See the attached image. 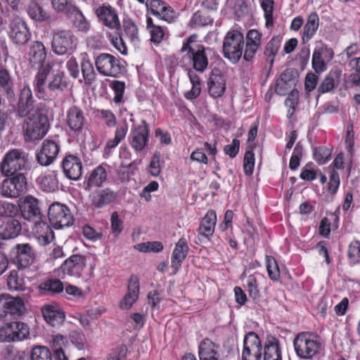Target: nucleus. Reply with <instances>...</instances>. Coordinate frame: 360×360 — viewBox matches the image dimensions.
Instances as JSON below:
<instances>
[{
	"instance_id": "obj_1",
	"label": "nucleus",
	"mask_w": 360,
	"mask_h": 360,
	"mask_svg": "<svg viewBox=\"0 0 360 360\" xmlns=\"http://www.w3.org/2000/svg\"><path fill=\"white\" fill-rule=\"evenodd\" d=\"M52 69L51 63L38 70L33 80V88L37 96L44 101H51L56 96L68 89V82L64 72H57L46 82V79Z\"/></svg>"
},
{
	"instance_id": "obj_2",
	"label": "nucleus",
	"mask_w": 360,
	"mask_h": 360,
	"mask_svg": "<svg viewBox=\"0 0 360 360\" xmlns=\"http://www.w3.org/2000/svg\"><path fill=\"white\" fill-rule=\"evenodd\" d=\"M293 343L297 354L302 359H311L322 350L320 338L313 333H299Z\"/></svg>"
},
{
	"instance_id": "obj_3",
	"label": "nucleus",
	"mask_w": 360,
	"mask_h": 360,
	"mask_svg": "<svg viewBox=\"0 0 360 360\" xmlns=\"http://www.w3.org/2000/svg\"><path fill=\"white\" fill-rule=\"evenodd\" d=\"M245 39L237 30L229 31L223 41L224 56L231 63L236 64L244 54Z\"/></svg>"
},
{
	"instance_id": "obj_4",
	"label": "nucleus",
	"mask_w": 360,
	"mask_h": 360,
	"mask_svg": "<svg viewBox=\"0 0 360 360\" xmlns=\"http://www.w3.org/2000/svg\"><path fill=\"white\" fill-rule=\"evenodd\" d=\"M27 165V157L20 149H13L7 152L0 162V172L4 176L21 173L26 169Z\"/></svg>"
},
{
	"instance_id": "obj_5",
	"label": "nucleus",
	"mask_w": 360,
	"mask_h": 360,
	"mask_svg": "<svg viewBox=\"0 0 360 360\" xmlns=\"http://www.w3.org/2000/svg\"><path fill=\"white\" fill-rule=\"evenodd\" d=\"M77 39L70 30L53 31L51 41L52 51L57 55L63 56L75 49Z\"/></svg>"
},
{
	"instance_id": "obj_6",
	"label": "nucleus",
	"mask_w": 360,
	"mask_h": 360,
	"mask_svg": "<svg viewBox=\"0 0 360 360\" xmlns=\"http://www.w3.org/2000/svg\"><path fill=\"white\" fill-rule=\"evenodd\" d=\"M49 128V119L46 115L41 113L29 117L24 124L25 136L27 141H35L42 139Z\"/></svg>"
},
{
	"instance_id": "obj_7",
	"label": "nucleus",
	"mask_w": 360,
	"mask_h": 360,
	"mask_svg": "<svg viewBox=\"0 0 360 360\" xmlns=\"http://www.w3.org/2000/svg\"><path fill=\"white\" fill-rule=\"evenodd\" d=\"M0 184V194L8 198H15L22 194L27 188V179L23 173L6 176Z\"/></svg>"
},
{
	"instance_id": "obj_8",
	"label": "nucleus",
	"mask_w": 360,
	"mask_h": 360,
	"mask_svg": "<svg viewBox=\"0 0 360 360\" xmlns=\"http://www.w3.org/2000/svg\"><path fill=\"white\" fill-rule=\"evenodd\" d=\"M42 104H34L30 88L24 86L20 94L16 112L20 117H33L41 114Z\"/></svg>"
},
{
	"instance_id": "obj_9",
	"label": "nucleus",
	"mask_w": 360,
	"mask_h": 360,
	"mask_svg": "<svg viewBox=\"0 0 360 360\" xmlns=\"http://www.w3.org/2000/svg\"><path fill=\"white\" fill-rule=\"evenodd\" d=\"M30 328L21 321L8 323L0 328V340L2 342L21 341L29 338Z\"/></svg>"
},
{
	"instance_id": "obj_10",
	"label": "nucleus",
	"mask_w": 360,
	"mask_h": 360,
	"mask_svg": "<svg viewBox=\"0 0 360 360\" xmlns=\"http://www.w3.org/2000/svg\"><path fill=\"white\" fill-rule=\"evenodd\" d=\"M98 72L106 77H117L122 74V69L119 58L109 53H101L95 60Z\"/></svg>"
},
{
	"instance_id": "obj_11",
	"label": "nucleus",
	"mask_w": 360,
	"mask_h": 360,
	"mask_svg": "<svg viewBox=\"0 0 360 360\" xmlns=\"http://www.w3.org/2000/svg\"><path fill=\"white\" fill-rule=\"evenodd\" d=\"M48 217L50 223L55 229L70 226L72 224V217L68 208L60 203H52L49 208Z\"/></svg>"
},
{
	"instance_id": "obj_12",
	"label": "nucleus",
	"mask_w": 360,
	"mask_h": 360,
	"mask_svg": "<svg viewBox=\"0 0 360 360\" xmlns=\"http://www.w3.org/2000/svg\"><path fill=\"white\" fill-rule=\"evenodd\" d=\"M26 22L21 18H14L9 24L8 37L17 46H24L31 38Z\"/></svg>"
},
{
	"instance_id": "obj_13",
	"label": "nucleus",
	"mask_w": 360,
	"mask_h": 360,
	"mask_svg": "<svg viewBox=\"0 0 360 360\" xmlns=\"http://www.w3.org/2000/svg\"><path fill=\"white\" fill-rule=\"evenodd\" d=\"M25 304L20 297H0V321L8 319L9 316H20L24 314Z\"/></svg>"
},
{
	"instance_id": "obj_14",
	"label": "nucleus",
	"mask_w": 360,
	"mask_h": 360,
	"mask_svg": "<svg viewBox=\"0 0 360 360\" xmlns=\"http://www.w3.org/2000/svg\"><path fill=\"white\" fill-rule=\"evenodd\" d=\"M262 349L259 336L254 332H249L243 340L242 360H261Z\"/></svg>"
},
{
	"instance_id": "obj_15",
	"label": "nucleus",
	"mask_w": 360,
	"mask_h": 360,
	"mask_svg": "<svg viewBox=\"0 0 360 360\" xmlns=\"http://www.w3.org/2000/svg\"><path fill=\"white\" fill-rule=\"evenodd\" d=\"M65 124L70 133L78 134L86 129L87 120L80 108L72 106L66 112Z\"/></svg>"
},
{
	"instance_id": "obj_16",
	"label": "nucleus",
	"mask_w": 360,
	"mask_h": 360,
	"mask_svg": "<svg viewBox=\"0 0 360 360\" xmlns=\"http://www.w3.org/2000/svg\"><path fill=\"white\" fill-rule=\"evenodd\" d=\"M95 14L99 22L108 28L116 31L121 29L118 13L114 7L103 4L96 8Z\"/></svg>"
},
{
	"instance_id": "obj_17",
	"label": "nucleus",
	"mask_w": 360,
	"mask_h": 360,
	"mask_svg": "<svg viewBox=\"0 0 360 360\" xmlns=\"http://www.w3.org/2000/svg\"><path fill=\"white\" fill-rule=\"evenodd\" d=\"M149 126L146 120H142L140 124L131 129L129 135L131 147L136 152L142 151L148 141Z\"/></svg>"
},
{
	"instance_id": "obj_18",
	"label": "nucleus",
	"mask_w": 360,
	"mask_h": 360,
	"mask_svg": "<svg viewBox=\"0 0 360 360\" xmlns=\"http://www.w3.org/2000/svg\"><path fill=\"white\" fill-rule=\"evenodd\" d=\"M15 263L18 269H24L33 264L35 253L29 243H18L13 248Z\"/></svg>"
},
{
	"instance_id": "obj_19",
	"label": "nucleus",
	"mask_w": 360,
	"mask_h": 360,
	"mask_svg": "<svg viewBox=\"0 0 360 360\" xmlns=\"http://www.w3.org/2000/svg\"><path fill=\"white\" fill-rule=\"evenodd\" d=\"M46 58V49L44 44L39 41H34L29 46L27 52V59L33 68L38 69L44 68Z\"/></svg>"
},
{
	"instance_id": "obj_20",
	"label": "nucleus",
	"mask_w": 360,
	"mask_h": 360,
	"mask_svg": "<svg viewBox=\"0 0 360 360\" xmlns=\"http://www.w3.org/2000/svg\"><path fill=\"white\" fill-rule=\"evenodd\" d=\"M187 58L193 68L198 72H204L208 66V59L205 53V48L200 44H195V49L186 53L183 59Z\"/></svg>"
},
{
	"instance_id": "obj_21",
	"label": "nucleus",
	"mask_w": 360,
	"mask_h": 360,
	"mask_svg": "<svg viewBox=\"0 0 360 360\" xmlns=\"http://www.w3.org/2000/svg\"><path fill=\"white\" fill-rule=\"evenodd\" d=\"M243 59L251 61L262 44V34L257 30H250L245 36Z\"/></svg>"
},
{
	"instance_id": "obj_22",
	"label": "nucleus",
	"mask_w": 360,
	"mask_h": 360,
	"mask_svg": "<svg viewBox=\"0 0 360 360\" xmlns=\"http://www.w3.org/2000/svg\"><path fill=\"white\" fill-rule=\"evenodd\" d=\"M58 152L59 146L55 141L45 140L41 150L37 153V161L42 166H48L53 162Z\"/></svg>"
},
{
	"instance_id": "obj_23",
	"label": "nucleus",
	"mask_w": 360,
	"mask_h": 360,
	"mask_svg": "<svg viewBox=\"0 0 360 360\" xmlns=\"http://www.w3.org/2000/svg\"><path fill=\"white\" fill-rule=\"evenodd\" d=\"M85 266L86 257L81 255H73L64 262L61 268L65 274L79 277Z\"/></svg>"
},
{
	"instance_id": "obj_24",
	"label": "nucleus",
	"mask_w": 360,
	"mask_h": 360,
	"mask_svg": "<svg viewBox=\"0 0 360 360\" xmlns=\"http://www.w3.org/2000/svg\"><path fill=\"white\" fill-rule=\"evenodd\" d=\"M62 167L66 177L71 180L79 179L82 173V165L77 156L67 155L63 160Z\"/></svg>"
},
{
	"instance_id": "obj_25",
	"label": "nucleus",
	"mask_w": 360,
	"mask_h": 360,
	"mask_svg": "<svg viewBox=\"0 0 360 360\" xmlns=\"http://www.w3.org/2000/svg\"><path fill=\"white\" fill-rule=\"evenodd\" d=\"M139 279L135 275H131L129 278L127 292L122 299L120 307L122 309H129L137 301L139 295Z\"/></svg>"
},
{
	"instance_id": "obj_26",
	"label": "nucleus",
	"mask_w": 360,
	"mask_h": 360,
	"mask_svg": "<svg viewBox=\"0 0 360 360\" xmlns=\"http://www.w3.org/2000/svg\"><path fill=\"white\" fill-rule=\"evenodd\" d=\"M189 251L187 240L185 238H181L175 244L174 249L171 256V268L176 274L181 266Z\"/></svg>"
},
{
	"instance_id": "obj_27",
	"label": "nucleus",
	"mask_w": 360,
	"mask_h": 360,
	"mask_svg": "<svg viewBox=\"0 0 360 360\" xmlns=\"http://www.w3.org/2000/svg\"><path fill=\"white\" fill-rule=\"evenodd\" d=\"M217 222V215L214 210H209L202 219L198 228V239L200 241L209 240L213 235Z\"/></svg>"
},
{
	"instance_id": "obj_28",
	"label": "nucleus",
	"mask_w": 360,
	"mask_h": 360,
	"mask_svg": "<svg viewBox=\"0 0 360 360\" xmlns=\"http://www.w3.org/2000/svg\"><path fill=\"white\" fill-rule=\"evenodd\" d=\"M22 216L27 220L41 219V211L37 198L28 195L24 198L20 205Z\"/></svg>"
},
{
	"instance_id": "obj_29",
	"label": "nucleus",
	"mask_w": 360,
	"mask_h": 360,
	"mask_svg": "<svg viewBox=\"0 0 360 360\" xmlns=\"http://www.w3.org/2000/svg\"><path fill=\"white\" fill-rule=\"evenodd\" d=\"M209 93L213 98H219L224 95L226 90V81L218 70H213L210 76Z\"/></svg>"
},
{
	"instance_id": "obj_30",
	"label": "nucleus",
	"mask_w": 360,
	"mask_h": 360,
	"mask_svg": "<svg viewBox=\"0 0 360 360\" xmlns=\"http://www.w3.org/2000/svg\"><path fill=\"white\" fill-rule=\"evenodd\" d=\"M32 232L38 242L42 245L49 244L54 238V233L51 228L46 222L41 220L35 222Z\"/></svg>"
},
{
	"instance_id": "obj_31",
	"label": "nucleus",
	"mask_w": 360,
	"mask_h": 360,
	"mask_svg": "<svg viewBox=\"0 0 360 360\" xmlns=\"http://www.w3.org/2000/svg\"><path fill=\"white\" fill-rule=\"evenodd\" d=\"M66 15L71 22L72 27L78 31L87 32L89 30L91 27L90 22L77 7L75 6L72 10H70V12Z\"/></svg>"
},
{
	"instance_id": "obj_32",
	"label": "nucleus",
	"mask_w": 360,
	"mask_h": 360,
	"mask_svg": "<svg viewBox=\"0 0 360 360\" xmlns=\"http://www.w3.org/2000/svg\"><path fill=\"white\" fill-rule=\"evenodd\" d=\"M41 311L46 321L52 326H59L64 321L65 314L58 306L46 305Z\"/></svg>"
},
{
	"instance_id": "obj_33",
	"label": "nucleus",
	"mask_w": 360,
	"mask_h": 360,
	"mask_svg": "<svg viewBox=\"0 0 360 360\" xmlns=\"http://www.w3.org/2000/svg\"><path fill=\"white\" fill-rule=\"evenodd\" d=\"M92 205L96 208H101L111 203L116 198L115 193L109 188L96 190L91 195Z\"/></svg>"
},
{
	"instance_id": "obj_34",
	"label": "nucleus",
	"mask_w": 360,
	"mask_h": 360,
	"mask_svg": "<svg viewBox=\"0 0 360 360\" xmlns=\"http://www.w3.org/2000/svg\"><path fill=\"white\" fill-rule=\"evenodd\" d=\"M39 187L45 192H53L58 188L56 172L49 171L39 176L37 179Z\"/></svg>"
},
{
	"instance_id": "obj_35",
	"label": "nucleus",
	"mask_w": 360,
	"mask_h": 360,
	"mask_svg": "<svg viewBox=\"0 0 360 360\" xmlns=\"http://www.w3.org/2000/svg\"><path fill=\"white\" fill-rule=\"evenodd\" d=\"M281 351L278 340L274 338H267L264 345L263 360H281Z\"/></svg>"
},
{
	"instance_id": "obj_36",
	"label": "nucleus",
	"mask_w": 360,
	"mask_h": 360,
	"mask_svg": "<svg viewBox=\"0 0 360 360\" xmlns=\"http://www.w3.org/2000/svg\"><path fill=\"white\" fill-rule=\"evenodd\" d=\"M28 16L36 22H44L50 18L49 14L37 1L32 0L26 6Z\"/></svg>"
},
{
	"instance_id": "obj_37",
	"label": "nucleus",
	"mask_w": 360,
	"mask_h": 360,
	"mask_svg": "<svg viewBox=\"0 0 360 360\" xmlns=\"http://www.w3.org/2000/svg\"><path fill=\"white\" fill-rule=\"evenodd\" d=\"M319 25V18L316 13L314 12L307 17V23L304 26L302 39L308 41L315 34Z\"/></svg>"
},
{
	"instance_id": "obj_38",
	"label": "nucleus",
	"mask_w": 360,
	"mask_h": 360,
	"mask_svg": "<svg viewBox=\"0 0 360 360\" xmlns=\"http://www.w3.org/2000/svg\"><path fill=\"white\" fill-rule=\"evenodd\" d=\"M39 290L42 294H58L63 291V283L57 278H51L41 282L39 285Z\"/></svg>"
},
{
	"instance_id": "obj_39",
	"label": "nucleus",
	"mask_w": 360,
	"mask_h": 360,
	"mask_svg": "<svg viewBox=\"0 0 360 360\" xmlns=\"http://www.w3.org/2000/svg\"><path fill=\"white\" fill-rule=\"evenodd\" d=\"M107 172L103 165L96 167L90 174L86 186H101L107 180Z\"/></svg>"
},
{
	"instance_id": "obj_40",
	"label": "nucleus",
	"mask_w": 360,
	"mask_h": 360,
	"mask_svg": "<svg viewBox=\"0 0 360 360\" xmlns=\"http://www.w3.org/2000/svg\"><path fill=\"white\" fill-rule=\"evenodd\" d=\"M146 28L150 34V41L155 44H160L165 34L166 29L153 22L150 17L146 18Z\"/></svg>"
},
{
	"instance_id": "obj_41",
	"label": "nucleus",
	"mask_w": 360,
	"mask_h": 360,
	"mask_svg": "<svg viewBox=\"0 0 360 360\" xmlns=\"http://www.w3.org/2000/svg\"><path fill=\"white\" fill-rule=\"evenodd\" d=\"M294 84V81L290 78V76L286 72H284L276 80L275 91L281 96L286 95L289 91L290 92L292 90V88Z\"/></svg>"
},
{
	"instance_id": "obj_42",
	"label": "nucleus",
	"mask_w": 360,
	"mask_h": 360,
	"mask_svg": "<svg viewBox=\"0 0 360 360\" xmlns=\"http://www.w3.org/2000/svg\"><path fill=\"white\" fill-rule=\"evenodd\" d=\"M122 26L126 36L130 39L131 42L138 44L140 41L139 28L136 22L129 18L123 19Z\"/></svg>"
},
{
	"instance_id": "obj_43",
	"label": "nucleus",
	"mask_w": 360,
	"mask_h": 360,
	"mask_svg": "<svg viewBox=\"0 0 360 360\" xmlns=\"http://www.w3.org/2000/svg\"><path fill=\"white\" fill-rule=\"evenodd\" d=\"M81 70L85 83L87 84H91L95 80L96 72L94 71L92 63L87 58L86 53H84L82 55Z\"/></svg>"
},
{
	"instance_id": "obj_44",
	"label": "nucleus",
	"mask_w": 360,
	"mask_h": 360,
	"mask_svg": "<svg viewBox=\"0 0 360 360\" xmlns=\"http://www.w3.org/2000/svg\"><path fill=\"white\" fill-rule=\"evenodd\" d=\"M189 80L192 84V88L190 91L185 94V97L187 99L193 100L198 98L201 92L200 79L193 70H189L188 72Z\"/></svg>"
},
{
	"instance_id": "obj_45",
	"label": "nucleus",
	"mask_w": 360,
	"mask_h": 360,
	"mask_svg": "<svg viewBox=\"0 0 360 360\" xmlns=\"http://www.w3.org/2000/svg\"><path fill=\"white\" fill-rule=\"evenodd\" d=\"M21 231V224L16 219L9 220L5 225L4 232L0 233L1 239L13 238L18 236Z\"/></svg>"
},
{
	"instance_id": "obj_46",
	"label": "nucleus",
	"mask_w": 360,
	"mask_h": 360,
	"mask_svg": "<svg viewBox=\"0 0 360 360\" xmlns=\"http://www.w3.org/2000/svg\"><path fill=\"white\" fill-rule=\"evenodd\" d=\"M7 284L10 290L24 291L26 290L25 282L22 276H19L15 271H11L7 279Z\"/></svg>"
},
{
	"instance_id": "obj_47",
	"label": "nucleus",
	"mask_w": 360,
	"mask_h": 360,
	"mask_svg": "<svg viewBox=\"0 0 360 360\" xmlns=\"http://www.w3.org/2000/svg\"><path fill=\"white\" fill-rule=\"evenodd\" d=\"M217 347L214 343H213L209 339L203 340L199 346V357L200 360H209L207 359V356L210 354L212 355H216L218 354V352L216 349Z\"/></svg>"
},
{
	"instance_id": "obj_48",
	"label": "nucleus",
	"mask_w": 360,
	"mask_h": 360,
	"mask_svg": "<svg viewBox=\"0 0 360 360\" xmlns=\"http://www.w3.org/2000/svg\"><path fill=\"white\" fill-rule=\"evenodd\" d=\"M127 131L126 124L117 126L115 131V137L107 141L105 148L109 149L115 148L125 138Z\"/></svg>"
},
{
	"instance_id": "obj_49",
	"label": "nucleus",
	"mask_w": 360,
	"mask_h": 360,
	"mask_svg": "<svg viewBox=\"0 0 360 360\" xmlns=\"http://www.w3.org/2000/svg\"><path fill=\"white\" fill-rule=\"evenodd\" d=\"M0 88L8 95L13 94V83L12 78L6 69L0 70Z\"/></svg>"
},
{
	"instance_id": "obj_50",
	"label": "nucleus",
	"mask_w": 360,
	"mask_h": 360,
	"mask_svg": "<svg viewBox=\"0 0 360 360\" xmlns=\"http://www.w3.org/2000/svg\"><path fill=\"white\" fill-rule=\"evenodd\" d=\"M281 44V40L279 37H274L266 44L264 49V55L268 58H271V62L273 63L274 58L278 53Z\"/></svg>"
},
{
	"instance_id": "obj_51",
	"label": "nucleus",
	"mask_w": 360,
	"mask_h": 360,
	"mask_svg": "<svg viewBox=\"0 0 360 360\" xmlns=\"http://www.w3.org/2000/svg\"><path fill=\"white\" fill-rule=\"evenodd\" d=\"M134 249L141 252H159L163 250V245L159 241H152L138 243L134 246Z\"/></svg>"
},
{
	"instance_id": "obj_52",
	"label": "nucleus",
	"mask_w": 360,
	"mask_h": 360,
	"mask_svg": "<svg viewBox=\"0 0 360 360\" xmlns=\"http://www.w3.org/2000/svg\"><path fill=\"white\" fill-rule=\"evenodd\" d=\"M266 270L269 278L274 281L280 278V270L275 259L271 256L266 257Z\"/></svg>"
},
{
	"instance_id": "obj_53",
	"label": "nucleus",
	"mask_w": 360,
	"mask_h": 360,
	"mask_svg": "<svg viewBox=\"0 0 360 360\" xmlns=\"http://www.w3.org/2000/svg\"><path fill=\"white\" fill-rule=\"evenodd\" d=\"M31 360H52L49 349L45 346H36L31 352Z\"/></svg>"
},
{
	"instance_id": "obj_54",
	"label": "nucleus",
	"mask_w": 360,
	"mask_h": 360,
	"mask_svg": "<svg viewBox=\"0 0 360 360\" xmlns=\"http://www.w3.org/2000/svg\"><path fill=\"white\" fill-rule=\"evenodd\" d=\"M51 5L56 11L65 13V14H68L70 10L75 7L72 0H51Z\"/></svg>"
},
{
	"instance_id": "obj_55",
	"label": "nucleus",
	"mask_w": 360,
	"mask_h": 360,
	"mask_svg": "<svg viewBox=\"0 0 360 360\" xmlns=\"http://www.w3.org/2000/svg\"><path fill=\"white\" fill-rule=\"evenodd\" d=\"M110 227L112 234L117 237L123 231V221L117 212H113L110 216Z\"/></svg>"
},
{
	"instance_id": "obj_56",
	"label": "nucleus",
	"mask_w": 360,
	"mask_h": 360,
	"mask_svg": "<svg viewBox=\"0 0 360 360\" xmlns=\"http://www.w3.org/2000/svg\"><path fill=\"white\" fill-rule=\"evenodd\" d=\"M331 153L330 150L326 147L316 148L314 151V159L319 165L326 163Z\"/></svg>"
},
{
	"instance_id": "obj_57",
	"label": "nucleus",
	"mask_w": 360,
	"mask_h": 360,
	"mask_svg": "<svg viewBox=\"0 0 360 360\" xmlns=\"http://www.w3.org/2000/svg\"><path fill=\"white\" fill-rule=\"evenodd\" d=\"M160 153L159 152L154 153L150 164L148 167V171L153 176H158L161 172L160 164Z\"/></svg>"
},
{
	"instance_id": "obj_58",
	"label": "nucleus",
	"mask_w": 360,
	"mask_h": 360,
	"mask_svg": "<svg viewBox=\"0 0 360 360\" xmlns=\"http://www.w3.org/2000/svg\"><path fill=\"white\" fill-rule=\"evenodd\" d=\"M255 167V154L252 150H248L245 153L243 160L244 172L250 176L253 173Z\"/></svg>"
},
{
	"instance_id": "obj_59",
	"label": "nucleus",
	"mask_w": 360,
	"mask_h": 360,
	"mask_svg": "<svg viewBox=\"0 0 360 360\" xmlns=\"http://www.w3.org/2000/svg\"><path fill=\"white\" fill-rule=\"evenodd\" d=\"M312 67L317 73L322 72L326 69V63L322 58V54L319 50H315L313 53Z\"/></svg>"
},
{
	"instance_id": "obj_60",
	"label": "nucleus",
	"mask_w": 360,
	"mask_h": 360,
	"mask_svg": "<svg viewBox=\"0 0 360 360\" xmlns=\"http://www.w3.org/2000/svg\"><path fill=\"white\" fill-rule=\"evenodd\" d=\"M211 22V19L205 15L201 11L195 12L190 21V24L192 27H202L205 26Z\"/></svg>"
},
{
	"instance_id": "obj_61",
	"label": "nucleus",
	"mask_w": 360,
	"mask_h": 360,
	"mask_svg": "<svg viewBox=\"0 0 360 360\" xmlns=\"http://www.w3.org/2000/svg\"><path fill=\"white\" fill-rule=\"evenodd\" d=\"M246 283L250 297L254 300L259 298L260 294L256 278L253 276H250L246 281Z\"/></svg>"
},
{
	"instance_id": "obj_62",
	"label": "nucleus",
	"mask_w": 360,
	"mask_h": 360,
	"mask_svg": "<svg viewBox=\"0 0 360 360\" xmlns=\"http://www.w3.org/2000/svg\"><path fill=\"white\" fill-rule=\"evenodd\" d=\"M18 212V207L15 205L8 202H3L0 205V214L6 217H12Z\"/></svg>"
},
{
	"instance_id": "obj_63",
	"label": "nucleus",
	"mask_w": 360,
	"mask_h": 360,
	"mask_svg": "<svg viewBox=\"0 0 360 360\" xmlns=\"http://www.w3.org/2000/svg\"><path fill=\"white\" fill-rule=\"evenodd\" d=\"M348 255L352 263L360 262V242L359 240H354L350 243Z\"/></svg>"
},
{
	"instance_id": "obj_64",
	"label": "nucleus",
	"mask_w": 360,
	"mask_h": 360,
	"mask_svg": "<svg viewBox=\"0 0 360 360\" xmlns=\"http://www.w3.org/2000/svg\"><path fill=\"white\" fill-rule=\"evenodd\" d=\"M273 5L274 3L271 0H262L261 4V6L264 13L266 26L273 24Z\"/></svg>"
}]
</instances>
